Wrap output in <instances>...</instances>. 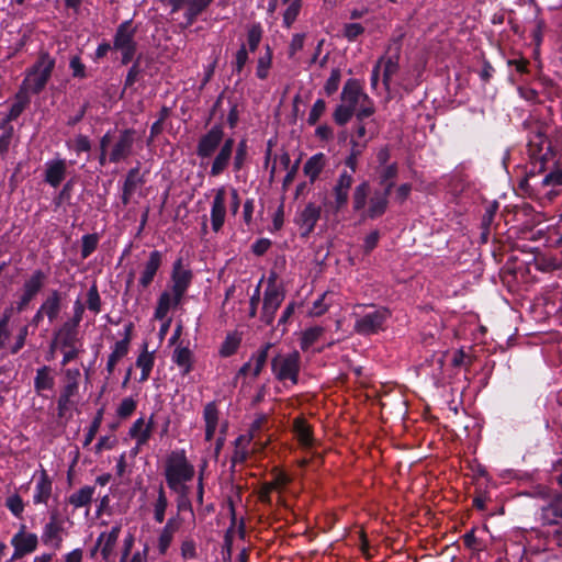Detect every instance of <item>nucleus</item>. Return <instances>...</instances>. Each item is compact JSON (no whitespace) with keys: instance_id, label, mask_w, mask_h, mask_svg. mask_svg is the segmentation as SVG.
I'll use <instances>...</instances> for the list:
<instances>
[{"instance_id":"f257e3e1","label":"nucleus","mask_w":562,"mask_h":562,"mask_svg":"<svg viewBox=\"0 0 562 562\" xmlns=\"http://www.w3.org/2000/svg\"><path fill=\"white\" fill-rule=\"evenodd\" d=\"M235 140L228 137L224 140V128L222 124L213 125L203 134L196 144V156L201 159L200 166L207 164L209 159L220 148L211 164L210 176L217 177L223 173L232 159Z\"/></svg>"},{"instance_id":"f03ea898","label":"nucleus","mask_w":562,"mask_h":562,"mask_svg":"<svg viewBox=\"0 0 562 562\" xmlns=\"http://www.w3.org/2000/svg\"><path fill=\"white\" fill-rule=\"evenodd\" d=\"M550 159L546 157H530V165L526 171L525 178L520 181V187L528 190H537L538 188L555 187L562 184V170L557 168L546 173L540 180L538 176L547 170V164Z\"/></svg>"},{"instance_id":"7ed1b4c3","label":"nucleus","mask_w":562,"mask_h":562,"mask_svg":"<svg viewBox=\"0 0 562 562\" xmlns=\"http://www.w3.org/2000/svg\"><path fill=\"white\" fill-rule=\"evenodd\" d=\"M55 67V59L46 52L40 54L36 63L27 70L23 87L34 94L42 92Z\"/></svg>"},{"instance_id":"20e7f679","label":"nucleus","mask_w":562,"mask_h":562,"mask_svg":"<svg viewBox=\"0 0 562 562\" xmlns=\"http://www.w3.org/2000/svg\"><path fill=\"white\" fill-rule=\"evenodd\" d=\"M194 468L187 460L184 451H173L166 464L165 476L167 485L172 491H178L180 483L191 481Z\"/></svg>"},{"instance_id":"39448f33","label":"nucleus","mask_w":562,"mask_h":562,"mask_svg":"<svg viewBox=\"0 0 562 562\" xmlns=\"http://www.w3.org/2000/svg\"><path fill=\"white\" fill-rule=\"evenodd\" d=\"M391 311L384 306H372L361 315H357L353 329L362 336L378 334L386 328Z\"/></svg>"},{"instance_id":"423d86ee","label":"nucleus","mask_w":562,"mask_h":562,"mask_svg":"<svg viewBox=\"0 0 562 562\" xmlns=\"http://www.w3.org/2000/svg\"><path fill=\"white\" fill-rule=\"evenodd\" d=\"M135 35L136 27L133 26L132 20L122 22L115 30L113 49L121 53L122 65L130 64L135 57L137 50Z\"/></svg>"},{"instance_id":"0eeeda50","label":"nucleus","mask_w":562,"mask_h":562,"mask_svg":"<svg viewBox=\"0 0 562 562\" xmlns=\"http://www.w3.org/2000/svg\"><path fill=\"white\" fill-rule=\"evenodd\" d=\"M285 297L284 289L277 284L276 274L272 273L268 279V284L263 293V303L260 319L266 325H272L276 313Z\"/></svg>"},{"instance_id":"6e6552de","label":"nucleus","mask_w":562,"mask_h":562,"mask_svg":"<svg viewBox=\"0 0 562 562\" xmlns=\"http://www.w3.org/2000/svg\"><path fill=\"white\" fill-rule=\"evenodd\" d=\"M301 356L297 351L288 355H277L271 360V370L279 381L290 380L293 384L299 381Z\"/></svg>"},{"instance_id":"1a4fd4ad","label":"nucleus","mask_w":562,"mask_h":562,"mask_svg":"<svg viewBox=\"0 0 562 562\" xmlns=\"http://www.w3.org/2000/svg\"><path fill=\"white\" fill-rule=\"evenodd\" d=\"M47 281V274L41 270H34L29 278H26L22 285V293L15 302V311L22 313L26 311L31 302L41 293Z\"/></svg>"},{"instance_id":"9d476101","label":"nucleus","mask_w":562,"mask_h":562,"mask_svg":"<svg viewBox=\"0 0 562 562\" xmlns=\"http://www.w3.org/2000/svg\"><path fill=\"white\" fill-rule=\"evenodd\" d=\"M135 134L136 132L133 128L120 131L119 135L113 139L109 151L110 162L119 164L126 160L133 154Z\"/></svg>"},{"instance_id":"9b49d317","label":"nucleus","mask_w":562,"mask_h":562,"mask_svg":"<svg viewBox=\"0 0 562 562\" xmlns=\"http://www.w3.org/2000/svg\"><path fill=\"white\" fill-rule=\"evenodd\" d=\"M25 529V525H22L20 530L12 537L11 544L14 548V552L7 562L19 560L36 550L38 544L37 536L32 532H26Z\"/></svg>"},{"instance_id":"f8f14e48","label":"nucleus","mask_w":562,"mask_h":562,"mask_svg":"<svg viewBox=\"0 0 562 562\" xmlns=\"http://www.w3.org/2000/svg\"><path fill=\"white\" fill-rule=\"evenodd\" d=\"M78 340V329L61 325L57 331L55 333V342H58L63 348L67 350L64 352L61 364H67L68 362L75 360L79 350L76 348V342Z\"/></svg>"},{"instance_id":"ddd939ff","label":"nucleus","mask_w":562,"mask_h":562,"mask_svg":"<svg viewBox=\"0 0 562 562\" xmlns=\"http://www.w3.org/2000/svg\"><path fill=\"white\" fill-rule=\"evenodd\" d=\"M63 521L59 519L58 512L54 509L49 514V521L43 527L41 540L45 546L58 550L60 549L63 542Z\"/></svg>"},{"instance_id":"4468645a","label":"nucleus","mask_w":562,"mask_h":562,"mask_svg":"<svg viewBox=\"0 0 562 562\" xmlns=\"http://www.w3.org/2000/svg\"><path fill=\"white\" fill-rule=\"evenodd\" d=\"M540 519L543 525L562 527V493L552 492L548 503L540 509Z\"/></svg>"},{"instance_id":"2eb2a0df","label":"nucleus","mask_w":562,"mask_h":562,"mask_svg":"<svg viewBox=\"0 0 562 562\" xmlns=\"http://www.w3.org/2000/svg\"><path fill=\"white\" fill-rule=\"evenodd\" d=\"M353 183V176L349 173L347 170H344L335 186L333 187V195H334V209L335 211L342 210L349 200V191Z\"/></svg>"},{"instance_id":"dca6fc26","label":"nucleus","mask_w":562,"mask_h":562,"mask_svg":"<svg viewBox=\"0 0 562 562\" xmlns=\"http://www.w3.org/2000/svg\"><path fill=\"white\" fill-rule=\"evenodd\" d=\"M162 254L159 250L149 252L147 261L143 266L140 277L138 279V288L146 290L154 281L158 270L162 265Z\"/></svg>"},{"instance_id":"f3484780","label":"nucleus","mask_w":562,"mask_h":562,"mask_svg":"<svg viewBox=\"0 0 562 562\" xmlns=\"http://www.w3.org/2000/svg\"><path fill=\"white\" fill-rule=\"evenodd\" d=\"M528 153L529 157H546V159H552L553 153L550 144L547 140L544 133L541 127H537L536 131L531 133L528 143Z\"/></svg>"},{"instance_id":"a211bd4d","label":"nucleus","mask_w":562,"mask_h":562,"mask_svg":"<svg viewBox=\"0 0 562 562\" xmlns=\"http://www.w3.org/2000/svg\"><path fill=\"white\" fill-rule=\"evenodd\" d=\"M390 195L375 190L368 201V207L362 210V218L376 220L385 214Z\"/></svg>"},{"instance_id":"6ab92c4d","label":"nucleus","mask_w":562,"mask_h":562,"mask_svg":"<svg viewBox=\"0 0 562 562\" xmlns=\"http://www.w3.org/2000/svg\"><path fill=\"white\" fill-rule=\"evenodd\" d=\"M193 273L190 269L182 266V259L179 258L173 262L171 271V286L175 291L186 292L192 283Z\"/></svg>"},{"instance_id":"aec40b11","label":"nucleus","mask_w":562,"mask_h":562,"mask_svg":"<svg viewBox=\"0 0 562 562\" xmlns=\"http://www.w3.org/2000/svg\"><path fill=\"white\" fill-rule=\"evenodd\" d=\"M226 192L224 188H220L213 199L211 209V224L214 232H218L225 222L226 215Z\"/></svg>"},{"instance_id":"412c9836","label":"nucleus","mask_w":562,"mask_h":562,"mask_svg":"<svg viewBox=\"0 0 562 562\" xmlns=\"http://www.w3.org/2000/svg\"><path fill=\"white\" fill-rule=\"evenodd\" d=\"M364 95L361 83L357 79H348L342 88L340 99L344 104L349 105L356 110L358 104L363 100Z\"/></svg>"},{"instance_id":"4be33fe9","label":"nucleus","mask_w":562,"mask_h":562,"mask_svg":"<svg viewBox=\"0 0 562 562\" xmlns=\"http://www.w3.org/2000/svg\"><path fill=\"white\" fill-rule=\"evenodd\" d=\"M67 164L65 159H54L45 164L44 180L50 187L57 188L66 177Z\"/></svg>"},{"instance_id":"5701e85b","label":"nucleus","mask_w":562,"mask_h":562,"mask_svg":"<svg viewBox=\"0 0 562 562\" xmlns=\"http://www.w3.org/2000/svg\"><path fill=\"white\" fill-rule=\"evenodd\" d=\"M40 308L44 312L48 322L54 323L63 308V294L58 290H50Z\"/></svg>"},{"instance_id":"b1692460","label":"nucleus","mask_w":562,"mask_h":562,"mask_svg":"<svg viewBox=\"0 0 562 562\" xmlns=\"http://www.w3.org/2000/svg\"><path fill=\"white\" fill-rule=\"evenodd\" d=\"M179 528H180V517L177 514V515L170 517L167 520L164 528L160 530V533L158 537V543H157L158 551L160 554L164 555L167 553V551L173 540V536L179 530Z\"/></svg>"},{"instance_id":"393cba45","label":"nucleus","mask_w":562,"mask_h":562,"mask_svg":"<svg viewBox=\"0 0 562 562\" xmlns=\"http://www.w3.org/2000/svg\"><path fill=\"white\" fill-rule=\"evenodd\" d=\"M321 206H317L314 203H308L300 213L296 222L301 228L304 229L302 233L303 236H307L314 231L315 225L321 217Z\"/></svg>"},{"instance_id":"a878e982","label":"nucleus","mask_w":562,"mask_h":562,"mask_svg":"<svg viewBox=\"0 0 562 562\" xmlns=\"http://www.w3.org/2000/svg\"><path fill=\"white\" fill-rule=\"evenodd\" d=\"M154 430V416L145 423L144 418L136 419L130 428L128 435L138 441V446H144L148 442Z\"/></svg>"},{"instance_id":"bb28decb","label":"nucleus","mask_w":562,"mask_h":562,"mask_svg":"<svg viewBox=\"0 0 562 562\" xmlns=\"http://www.w3.org/2000/svg\"><path fill=\"white\" fill-rule=\"evenodd\" d=\"M55 386V375L49 366H42L36 369L34 378V390L38 395L43 396L44 391H52Z\"/></svg>"},{"instance_id":"cd10ccee","label":"nucleus","mask_w":562,"mask_h":562,"mask_svg":"<svg viewBox=\"0 0 562 562\" xmlns=\"http://www.w3.org/2000/svg\"><path fill=\"white\" fill-rule=\"evenodd\" d=\"M293 431L300 446L303 449L307 450L313 448L315 439L313 437L311 426L306 423L304 418H295L293 420Z\"/></svg>"},{"instance_id":"c85d7f7f","label":"nucleus","mask_w":562,"mask_h":562,"mask_svg":"<svg viewBox=\"0 0 562 562\" xmlns=\"http://www.w3.org/2000/svg\"><path fill=\"white\" fill-rule=\"evenodd\" d=\"M121 532V526H113L111 530L106 532H102L98 537V546H101V554L103 560L109 561L114 547L117 542L119 536Z\"/></svg>"},{"instance_id":"c756f323","label":"nucleus","mask_w":562,"mask_h":562,"mask_svg":"<svg viewBox=\"0 0 562 562\" xmlns=\"http://www.w3.org/2000/svg\"><path fill=\"white\" fill-rule=\"evenodd\" d=\"M52 480L45 470H42L40 477L36 481L35 492L33 495L34 504H47L52 495Z\"/></svg>"},{"instance_id":"7c9ffc66","label":"nucleus","mask_w":562,"mask_h":562,"mask_svg":"<svg viewBox=\"0 0 562 562\" xmlns=\"http://www.w3.org/2000/svg\"><path fill=\"white\" fill-rule=\"evenodd\" d=\"M203 418L205 422V440L211 441L218 425V411L215 402H210L204 406Z\"/></svg>"},{"instance_id":"2f4dec72","label":"nucleus","mask_w":562,"mask_h":562,"mask_svg":"<svg viewBox=\"0 0 562 562\" xmlns=\"http://www.w3.org/2000/svg\"><path fill=\"white\" fill-rule=\"evenodd\" d=\"M327 158L325 154L317 153L310 157L307 161L304 164L303 171L306 177L310 178V181L313 183L323 171L326 166Z\"/></svg>"},{"instance_id":"473e14b6","label":"nucleus","mask_w":562,"mask_h":562,"mask_svg":"<svg viewBox=\"0 0 562 562\" xmlns=\"http://www.w3.org/2000/svg\"><path fill=\"white\" fill-rule=\"evenodd\" d=\"M379 183L383 187L381 192L390 195L395 186V179L398 173V166L396 162L387 165L379 170Z\"/></svg>"},{"instance_id":"72a5a7b5","label":"nucleus","mask_w":562,"mask_h":562,"mask_svg":"<svg viewBox=\"0 0 562 562\" xmlns=\"http://www.w3.org/2000/svg\"><path fill=\"white\" fill-rule=\"evenodd\" d=\"M214 0H188V9L184 11V27L191 26Z\"/></svg>"},{"instance_id":"f704fd0d","label":"nucleus","mask_w":562,"mask_h":562,"mask_svg":"<svg viewBox=\"0 0 562 562\" xmlns=\"http://www.w3.org/2000/svg\"><path fill=\"white\" fill-rule=\"evenodd\" d=\"M370 192L371 187L368 180H363L355 188L352 193V209L355 212L364 210Z\"/></svg>"},{"instance_id":"c9c22d12","label":"nucleus","mask_w":562,"mask_h":562,"mask_svg":"<svg viewBox=\"0 0 562 562\" xmlns=\"http://www.w3.org/2000/svg\"><path fill=\"white\" fill-rule=\"evenodd\" d=\"M77 393L78 390L75 389V386L66 384L64 385L57 401V411L59 417H64L66 415V412L72 407L74 402L71 401V397L75 396Z\"/></svg>"},{"instance_id":"e433bc0d","label":"nucleus","mask_w":562,"mask_h":562,"mask_svg":"<svg viewBox=\"0 0 562 562\" xmlns=\"http://www.w3.org/2000/svg\"><path fill=\"white\" fill-rule=\"evenodd\" d=\"M172 361L182 369V374L192 370V352L187 347H177L172 355Z\"/></svg>"},{"instance_id":"4c0bfd02","label":"nucleus","mask_w":562,"mask_h":562,"mask_svg":"<svg viewBox=\"0 0 562 562\" xmlns=\"http://www.w3.org/2000/svg\"><path fill=\"white\" fill-rule=\"evenodd\" d=\"M94 490L95 488L90 485L81 487L79 491L72 493L68 497L69 504H71L76 508L88 506L92 501Z\"/></svg>"},{"instance_id":"58836bf2","label":"nucleus","mask_w":562,"mask_h":562,"mask_svg":"<svg viewBox=\"0 0 562 562\" xmlns=\"http://www.w3.org/2000/svg\"><path fill=\"white\" fill-rule=\"evenodd\" d=\"M272 48L267 44L265 46V53L261 54L257 59L256 76L260 80H265L268 78L269 69L271 68L272 65Z\"/></svg>"},{"instance_id":"ea45409f","label":"nucleus","mask_w":562,"mask_h":562,"mask_svg":"<svg viewBox=\"0 0 562 562\" xmlns=\"http://www.w3.org/2000/svg\"><path fill=\"white\" fill-rule=\"evenodd\" d=\"M144 352H142L136 359V367L142 369L139 382L148 380L154 367V356L147 351V344H144Z\"/></svg>"},{"instance_id":"a19ab883","label":"nucleus","mask_w":562,"mask_h":562,"mask_svg":"<svg viewBox=\"0 0 562 562\" xmlns=\"http://www.w3.org/2000/svg\"><path fill=\"white\" fill-rule=\"evenodd\" d=\"M175 308L169 290H165L158 297L154 316L158 321H165L170 310Z\"/></svg>"},{"instance_id":"79ce46f5","label":"nucleus","mask_w":562,"mask_h":562,"mask_svg":"<svg viewBox=\"0 0 562 562\" xmlns=\"http://www.w3.org/2000/svg\"><path fill=\"white\" fill-rule=\"evenodd\" d=\"M128 352L127 340H119L115 342L113 351L109 356L106 362V371L109 374H112L117 361L125 357Z\"/></svg>"},{"instance_id":"37998d69","label":"nucleus","mask_w":562,"mask_h":562,"mask_svg":"<svg viewBox=\"0 0 562 562\" xmlns=\"http://www.w3.org/2000/svg\"><path fill=\"white\" fill-rule=\"evenodd\" d=\"M157 493V499L154 503V519L156 522L161 524L165 520L166 509L169 503L162 484L159 485Z\"/></svg>"},{"instance_id":"c03bdc74","label":"nucleus","mask_w":562,"mask_h":562,"mask_svg":"<svg viewBox=\"0 0 562 562\" xmlns=\"http://www.w3.org/2000/svg\"><path fill=\"white\" fill-rule=\"evenodd\" d=\"M263 30L260 23H254L248 27L247 31V46L248 52L255 53L262 40Z\"/></svg>"},{"instance_id":"a18cd8bd","label":"nucleus","mask_w":562,"mask_h":562,"mask_svg":"<svg viewBox=\"0 0 562 562\" xmlns=\"http://www.w3.org/2000/svg\"><path fill=\"white\" fill-rule=\"evenodd\" d=\"M272 345L270 342H267L263 345L256 353L251 356V361H255V367L252 369V375L256 378L258 376L262 368L265 367L267 359H268V352Z\"/></svg>"},{"instance_id":"49530a36","label":"nucleus","mask_w":562,"mask_h":562,"mask_svg":"<svg viewBox=\"0 0 562 562\" xmlns=\"http://www.w3.org/2000/svg\"><path fill=\"white\" fill-rule=\"evenodd\" d=\"M324 331L325 329L322 326H314L305 329L301 339L302 350H307L312 345H314Z\"/></svg>"},{"instance_id":"de8ad7c7","label":"nucleus","mask_w":562,"mask_h":562,"mask_svg":"<svg viewBox=\"0 0 562 562\" xmlns=\"http://www.w3.org/2000/svg\"><path fill=\"white\" fill-rule=\"evenodd\" d=\"M283 2L289 3L286 10L283 13V24L286 27H290L301 11L302 0H283Z\"/></svg>"},{"instance_id":"09e8293b","label":"nucleus","mask_w":562,"mask_h":562,"mask_svg":"<svg viewBox=\"0 0 562 562\" xmlns=\"http://www.w3.org/2000/svg\"><path fill=\"white\" fill-rule=\"evenodd\" d=\"M375 112V106L372 99L369 95H364L363 100L356 108L355 115L358 122L370 117Z\"/></svg>"},{"instance_id":"8fccbe9b","label":"nucleus","mask_w":562,"mask_h":562,"mask_svg":"<svg viewBox=\"0 0 562 562\" xmlns=\"http://www.w3.org/2000/svg\"><path fill=\"white\" fill-rule=\"evenodd\" d=\"M351 153L346 158L345 165L350 168V171L348 172L353 176L358 166V157L361 155L363 148L366 147V144H360L359 142L351 139Z\"/></svg>"},{"instance_id":"3c124183","label":"nucleus","mask_w":562,"mask_h":562,"mask_svg":"<svg viewBox=\"0 0 562 562\" xmlns=\"http://www.w3.org/2000/svg\"><path fill=\"white\" fill-rule=\"evenodd\" d=\"M355 112L356 110L353 108L341 103L335 109L333 117L337 125L344 126L355 115Z\"/></svg>"},{"instance_id":"603ef678","label":"nucleus","mask_w":562,"mask_h":562,"mask_svg":"<svg viewBox=\"0 0 562 562\" xmlns=\"http://www.w3.org/2000/svg\"><path fill=\"white\" fill-rule=\"evenodd\" d=\"M140 58L142 55H138L130 67L124 81V89L131 88L137 80H139L140 76L143 75L144 69L140 65Z\"/></svg>"},{"instance_id":"864d4df0","label":"nucleus","mask_w":562,"mask_h":562,"mask_svg":"<svg viewBox=\"0 0 562 562\" xmlns=\"http://www.w3.org/2000/svg\"><path fill=\"white\" fill-rule=\"evenodd\" d=\"M286 482V477L283 474L278 476L276 482L265 483L259 492V499L263 504H271V492L278 488L279 484H284Z\"/></svg>"},{"instance_id":"5fc2aeb1","label":"nucleus","mask_w":562,"mask_h":562,"mask_svg":"<svg viewBox=\"0 0 562 562\" xmlns=\"http://www.w3.org/2000/svg\"><path fill=\"white\" fill-rule=\"evenodd\" d=\"M24 109H25V101L14 102L10 106V110H9L8 114L5 115V117H3L0 121V128L13 127L11 125V122L15 121L22 114Z\"/></svg>"},{"instance_id":"6e6d98bb","label":"nucleus","mask_w":562,"mask_h":562,"mask_svg":"<svg viewBox=\"0 0 562 562\" xmlns=\"http://www.w3.org/2000/svg\"><path fill=\"white\" fill-rule=\"evenodd\" d=\"M99 237L95 234H87L81 239V258L87 259L98 246Z\"/></svg>"},{"instance_id":"4d7b16f0","label":"nucleus","mask_w":562,"mask_h":562,"mask_svg":"<svg viewBox=\"0 0 562 562\" xmlns=\"http://www.w3.org/2000/svg\"><path fill=\"white\" fill-rule=\"evenodd\" d=\"M87 307L94 314H98L101 311V297L95 283H93L88 290Z\"/></svg>"},{"instance_id":"13d9d810","label":"nucleus","mask_w":562,"mask_h":562,"mask_svg":"<svg viewBox=\"0 0 562 562\" xmlns=\"http://www.w3.org/2000/svg\"><path fill=\"white\" fill-rule=\"evenodd\" d=\"M144 183L143 177L139 176V168L135 167L128 170L123 188L135 192L139 184Z\"/></svg>"},{"instance_id":"bf43d9fd","label":"nucleus","mask_w":562,"mask_h":562,"mask_svg":"<svg viewBox=\"0 0 562 562\" xmlns=\"http://www.w3.org/2000/svg\"><path fill=\"white\" fill-rule=\"evenodd\" d=\"M249 60L248 50L245 44H243L235 54V59L232 64L233 72L241 74L247 61Z\"/></svg>"},{"instance_id":"052dcab7","label":"nucleus","mask_w":562,"mask_h":562,"mask_svg":"<svg viewBox=\"0 0 562 562\" xmlns=\"http://www.w3.org/2000/svg\"><path fill=\"white\" fill-rule=\"evenodd\" d=\"M240 344V339L235 335H228L221 346L220 353L222 357H229L234 355Z\"/></svg>"},{"instance_id":"680f3d73","label":"nucleus","mask_w":562,"mask_h":562,"mask_svg":"<svg viewBox=\"0 0 562 562\" xmlns=\"http://www.w3.org/2000/svg\"><path fill=\"white\" fill-rule=\"evenodd\" d=\"M5 507L12 513L16 518L22 517V513L24 510L23 499L19 494H13L5 499Z\"/></svg>"},{"instance_id":"e2e57ef3","label":"nucleus","mask_w":562,"mask_h":562,"mask_svg":"<svg viewBox=\"0 0 562 562\" xmlns=\"http://www.w3.org/2000/svg\"><path fill=\"white\" fill-rule=\"evenodd\" d=\"M2 133L0 134V158H4L8 154L13 135H14V127H7V128H0Z\"/></svg>"},{"instance_id":"0e129e2a","label":"nucleus","mask_w":562,"mask_h":562,"mask_svg":"<svg viewBox=\"0 0 562 562\" xmlns=\"http://www.w3.org/2000/svg\"><path fill=\"white\" fill-rule=\"evenodd\" d=\"M340 79H341L340 69H338V68L333 69L329 78L327 79V81L324 86V90L327 95H331L338 90Z\"/></svg>"},{"instance_id":"69168bd1","label":"nucleus","mask_w":562,"mask_h":562,"mask_svg":"<svg viewBox=\"0 0 562 562\" xmlns=\"http://www.w3.org/2000/svg\"><path fill=\"white\" fill-rule=\"evenodd\" d=\"M69 68L71 69L74 78L83 79L88 76L86 65L81 61L79 55H75L70 58Z\"/></svg>"},{"instance_id":"338daca9","label":"nucleus","mask_w":562,"mask_h":562,"mask_svg":"<svg viewBox=\"0 0 562 562\" xmlns=\"http://www.w3.org/2000/svg\"><path fill=\"white\" fill-rule=\"evenodd\" d=\"M137 403L132 397H125L122 400L117 407L116 414L120 418L130 417L136 409Z\"/></svg>"},{"instance_id":"774afa93","label":"nucleus","mask_w":562,"mask_h":562,"mask_svg":"<svg viewBox=\"0 0 562 562\" xmlns=\"http://www.w3.org/2000/svg\"><path fill=\"white\" fill-rule=\"evenodd\" d=\"M364 33V27L360 23H347L344 25L342 35L350 42L356 41Z\"/></svg>"}]
</instances>
